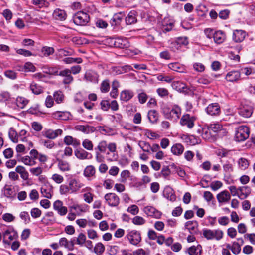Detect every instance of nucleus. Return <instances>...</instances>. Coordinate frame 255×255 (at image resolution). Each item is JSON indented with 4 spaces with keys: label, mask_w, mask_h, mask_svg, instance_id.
Listing matches in <instances>:
<instances>
[{
    "label": "nucleus",
    "mask_w": 255,
    "mask_h": 255,
    "mask_svg": "<svg viewBox=\"0 0 255 255\" xmlns=\"http://www.w3.org/2000/svg\"><path fill=\"white\" fill-rule=\"evenodd\" d=\"M239 242L234 241L231 244H227V247L230 249L232 252L235 255L239 254L241 251V246L244 244V240L242 238H238Z\"/></svg>",
    "instance_id": "dca6fc26"
},
{
    "label": "nucleus",
    "mask_w": 255,
    "mask_h": 255,
    "mask_svg": "<svg viewBox=\"0 0 255 255\" xmlns=\"http://www.w3.org/2000/svg\"><path fill=\"white\" fill-rule=\"evenodd\" d=\"M40 192L44 197L51 199L53 194V186L47 182L41 186Z\"/></svg>",
    "instance_id": "2eb2a0df"
},
{
    "label": "nucleus",
    "mask_w": 255,
    "mask_h": 255,
    "mask_svg": "<svg viewBox=\"0 0 255 255\" xmlns=\"http://www.w3.org/2000/svg\"><path fill=\"white\" fill-rule=\"evenodd\" d=\"M19 217L20 219L24 221L25 224H28L31 221L30 217L28 212H21L19 214Z\"/></svg>",
    "instance_id": "69168bd1"
},
{
    "label": "nucleus",
    "mask_w": 255,
    "mask_h": 255,
    "mask_svg": "<svg viewBox=\"0 0 255 255\" xmlns=\"http://www.w3.org/2000/svg\"><path fill=\"white\" fill-rule=\"evenodd\" d=\"M15 171L20 175V177L23 180H26L28 179L29 174L24 167L17 166L15 169Z\"/></svg>",
    "instance_id": "a19ab883"
},
{
    "label": "nucleus",
    "mask_w": 255,
    "mask_h": 255,
    "mask_svg": "<svg viewBox=\"0 0 255 255\" xmlns=\"http://www.w3.org/2000/svg\"><path fill=\"white\" fill-rule=\"evenodd\" d=\"M116 144L115 143H110L108 144L107 148L109 151L111 152V154L109 152L107 153V158L108 160L112 161L117 159V155L115 153L116 150Z\"/></svg>",
    "instance_id": "b1692460"
},
{
    "label": "nucleus",
    "mask_w": 255,
    "mask_h": 255,
    "mask_svg": "<svg viewBox=\"0 0 255 255\" xmlns=\"http://www.w3.org/2000/svg\"><path fill=\"white\" fill-rule=\"evenodd\" d=\"M230 199V194L226 190L220 192L217 195V199L219 203H228Z\"/></svg>",
    "instance_id": "a878e982"
},
{
    "label": "nucleus",
    "mask_w": 255,
    "mask_h": 255,
    "mask_svg": "<svg viewBox=\"0 0 255 255\" xmlns=\"http://www.w3.org/2000/svg\"><path fill=\"white\" fill-rule=\"evenodd\" d=\"M106 203L111 207H116L120 203V199L114 193H109L104 196Z\"/></svg>",
    "instance_id": "ddd939ff"
},
{
    "label": "nucleus",
    "mask_w": 255,
    "mask_h": 255,
    "mask_svg": "<svg viewBox=\"0 0 255 255\" xmlns=\"http://www.w3.org/2000/svg\"><path fill=\"white\" fill-rule=\"evenodd\" d=\"M171 86L174 89L179 92L184 91V89L186 88V84L179 81H173Z\"/></svg>",
    "instance_id": "de8ad7c7"
},
{
    "label": "nucleus",
    "mask_w": 255,
    "mask_h": 255,
    "mask_svg": "<svg viewBox=\"0 0 255 255\" xmlns=\"http://www.w3.org/2000/svg\"><path fill=\"white\" fill-rule=\"evenodd\" d=\"M188 38L186 37H180L177 38L176 41L172 43L171 48L175 51V49L178 50L181 45L186 46L188 44Z\"/></svg>",
    "instance_id": "5701e85b"
},
{
    "label": "nucleus",
    "mask_w": 255,
    "mask_h": 255,
    "mask_svg": "<svg viewBox=\"0 0 255 255\" xmlns=\"http://www.w3.org/2000/svg\"><path fill=\"white\" fill-rule=\"evenodd\" d=\"M225 79L228 82H237L241 79V72L238 70L231 71L227 73Z\"/></svg>",
    "instance_id": "4be33fe9"
},
{
    "label": "nucleus",
    "mask_w": 255,
    "mask_h": 255,
    "mask_svg": "<svg viewBox=\"0 0 255 255\" xmlns=\"http://www.w3.org/2000/svg\"><path fill=\"white\" fill-rule=\"evenodd\" d=\"M114 45L119 48H127L129 46V42L126 38H118L115 41Z\"/></svg>",
    "instance_id": "2f4dec72"
},
{
    "label": "nucleus",
    "mask_w": 255,
    "mask_h": 255,
    "mask_svg": "<svg viewBox=\"0 0 255 255\" xmlns=\"http://www.w3.org/2000/svg\"><path fill=\"white\" fill-rule=\"evenodd\" d=\"M64 143L67 145H72L75 147H78L80 145V141L79 140L73 138L70 135L66 136L63 139Z\"/></svg>",
    "instance_id": "f704fd0d"
},
{
    "label": "nucleus",
    "mask_w": 255,
    "mask_h": 255,
    "mask_svg": "<svg viewBox=\"0 0 255 255\" xmlns=\"http://www.w3.org/2000/svg\"><path fill=\"white\" fill-rule=\"evenodd\" d=\"M137 12L132 10L129 12L125 18V22L127 25H131L137 22Z\"/></svg>",
    "instance_id": "c756f323"
},
{
    "label": "nucleus",
    "mask_w": 255,
    "mask_h": 255,
    "mask_svg": "<svg viewBox=\"0 0 255 255\" xmlns=\"http://www.w3.org/2000/svg\"><path fill=\"white\" fill-rule=\"evenodd\" d=\"M238 168L241 170H245L249 166V161L245 158L241 157L238 161Z\"/></svg>",
    "instance_id": "49530a36"
},
{
    "label": "nucleus",
    "mask_w": 255,
    "mask_h": 255,
    "mask_svg": "<svg viewBox=\"0 0 255 255\" xmlns=\"http://www.w3.org/2000/svg\"><path fill=\"white\" fill-rule=\"evenodd\" d=\"M238 197L241 200H244L247 198L251 193V189L248 186L239 187H238Z\"/></svg>",
    "instance_id": "bb28decb"
},
{
    "label": "nucleus",
    "mask_w": 255,
    "mask_h": 255,
    "mask_svg": "<svg viewBox=\"0 0 255 255\" xmlns=\"http://www.w3.org/2000/svg\"><path fill=\"white\" fill-rule=\"evenodd\" d=\"M53 97L55 102L57 104H60L63 102L64 95L62 92L60 91H57L54 93Z\"/></svg>",
    "instance_id": "864d4df0"
},
{
    "label": "nucleus",
    "mask_w": 255,
    "mask_h": 255,
    "mask_svg": "<svg viewBox=\"0 0 255 255\" xmlns=\"http://www.w3.org/2000/svg\"><path fill=\"white\" fill-rule=\"evenodd\" d=\"M1 193L2 197L8 199H13L16 195L15 187L11 184H5L1 189Z\"/></svg>",
    "instance_id": "1a4fd4ad"
},
{
    "label": "nucleus",
    "mask_w": 255,
    "mask_h": 255,
    "mask_svg": "<svg viewBox=\"0 0 255 255\" xmlns=\"http://www.w3.org/2000/svg\"><path fill=\"white\" fill-rule=\"evenodd\" d=\"M75 156L80 160L91 159L92 155L83 149L77 150L75 151Z\"/></svg>",
    "instance_id": "473e14b6"
},
{
    "label": "nucleus",
    "mask_w": 255,
    "mask_h": 255,
    "mask_svg": "<svg viewBox=\"0 0 255 255\" xmlns=\"http://www.w3.org/2000/svg\"><path fill=\"white\" fill-rule=\"evenodd\" d=\"M53 16L56 19L64 20L66 19V14L64 10L56 9L54 11Z\"/></svg>",
    "instance_id": "79ce46f5"
},
{
    "label": "nucleus",
    "mask_w": 255,
    "mask_h": 255,
    "mask_svg": "<svg viewBox=\"0 0 255 255\" xmlns=\"http://www.w3.org/2000/svg\"><path fill=\"white\" fill-rule=\"evenodd\" d=\"M162 113L165 118L174 123H176L181 117V109L176 104L171 107L164 106L162 108Z\"/></svg>",
    "instance_id": "f03ea898"
},
{
    "label": "nucleus",
    "mask_w": 255,
    "mask_h": 255,
    "mask_svg": "<svg viewBox=\"0 0 255 255\" xmlns=\"http://www.w3.org/2000/svg\"><path fill=\"white\" fill-rule=\"evenodd\" d=\"M208 126L209 129H211L213 132L216 134V135L219 137L226 136L228 133L226 129L219 123L210 124Z\"/></svg>",
    "instance_id": "6e6552de"
},
{
    "label": "nucleus",
    "mask_w": 255,
    "mask_h": 255,
    "mask_svg": "<svg viewBox=\"0 0 255 255\" xmlns=\"http://www.w3.org/2000/svg\"><path fill=\"white\" fill-rule=\"evenodd\" d=\"M144 212L148 216L156 219L161 218L162 213L151 206H147L144 208Z\"/></svg>",
    "instance_id": "a211bd4d"
},
{
    "label": "nucleus",
    "mask_w": 255,
    "mask_h": 255,
    "mask_svg": "<svg viewBox=\"0 0 255 255\" xmlns=\"http://www.w3.org/2000/svg\"><path fill=\"white\" fill-rule=\"evenodd\" d=\"M29 102V100L26 98L18 96L15 100L14 99V103L15 105L13 107L14 108L16 106L20 109H23L28 104Z\"/></svg>",
    "instance_id": "7c9ffc66"
},
{
    "label": "nucleus",
    "mask_w": 255,
    "mask_h": 255,
    "mask_svg": "<svg viewBox=\"0 0 255 255\" xmlns=\"http://www.w3.org/2000/svg\"><path fill=\"white\" fill-rule=\"evenodd\" d=\"M105 251V246L101 242L96 244L94 248V252L97 255H101Z\"/></svg>",
    "instance_id": "603ef678"
},
{
    "label": "nucleus",
    "mask_w": 255,
    "mask_h": 255,
    "mask_svg": "<svg viewBox=\"0 0 255 255\" xmlns=\"http://www.w3.org/2000/svg\"><path fill=\"white\" fill-rule=\"evenodd\" d=\"M249 134L250 130L248 127L240 126L236 128L235 139L238 142L243 141L249 137Z\"/></svg>",
    "instance_id": "423d86ee"
},
{
    "label": "nucleus",
    "mask_w": 255,
    "mask_h": 255,
    "mask_svg": "<svg viewBox=\"0 0 255 255\" xmlns=\"http://www.w3.org/2000/svg\"><path fill=\"white\" fill-rule=\"evenodd\" d=\"M134 96V92L132 90H125L120 93V100L123 102H128Z\"/></svg>",
    "instance_id": "72a5a7b5"
},
{
    "label": "nucleus",
    "mask_w": 255,
    "mask_h": 255,
    "mask_svg": "<svg viewBox=\"0 0 255 255\" xmlns=\"http://www.w3.org/2000/svg\"><path fill=\"white\" fill-rule=\"evenodd\" d=\"M74 23L79 26H84L89 21V16L88 14L83 11H78L73 16Z\"/></svg>",
    "instance_id": "0eeeda50"
},
{
    "label": "nucleus",
    "mask_w": 255,
    "mask_h": 255,
    "mask_svg": "<svg viewBox=\"0 0 255 255\" xmlns=\"http://www.w3.org/2000/svg\"><path fill=\"white\" fill-rule=\"evenodd\" d=\"M99 77V76L97 72L90 70L86 72L84 79L88 82L96 84L98 83Z\"/></svg>",
    "instance_id": "6ab92c4d"
},
{
    "label": "nucleus",
    "mask_w": 255,
    "mask_h": 255,
    "mask_svg": "<svg viewBox=\"0 0 255 255\" xmlns=\"http://www.w3.org/2000/svg\"><path fill=\"white\" fill-rule=\"evenodd\" d=\"M95 167L93 165H88L84 170L83 175L85 177L90 178L95 176Z\"/></svg>",
    "instance_id": "58836bf2"
},
{
    "label": "nucleus",
    "mask_w": 255,
    "mask_h": 255,
    "mask_svg": "<svg viewBox=\"0 0 255 255\" xmlns=\"http://www.w3.org/2000/svg\"><path fill=\"white\" fill-rule=\"evenodd\" d=\"M55 50L54 48L49 46H43L41 49V52L43 56L48 57L52 55L54 53Z\"/></svg>",
    "instance_id": "3c124183"
},
{
    "label": "nucleus",
    "mask_w": 255,
    "mask_h": 255,
    "mask_svg": "<svg viewBox=\"0 0 255 255\" xmlns=\"http://www.w3.org/2000/svg\"><path fill=\"white\" fill-rule=\"evenodd\" d=\"M59 244L60 247H64L69 250H72L73 249L74 245L72 240L69 241L65 237L61 238L59 239Z\"/></svg>",
    "instance_id": "c9c22d12"
},
{
    "label": "nucleus",
    "mask_w": 255,
    "mask_h": 255,
    "mask_svg": "<svg viewBox=\"0 0 255 255\" xmlns=\"http://www.w3.org/2000/svg\"><path fill=\"white\" fill-rule=\"evenodd\" d=\"M2 237L3 243L10 245L12 241L18 238V235L12 226H9L3 232Z\"/></svg>",
    "instance_id": "39448f33"
},
{
    "label": "nucleus",
    "mask_w": 255,
    "mask_h": 255,
    "mask_svg": "<svg viewBox=\"0 0 255 255\" xmlns=\"http://www.w3.org/2000/svg\"><path fill=\"white\" fill-rule=\"evenodd\" d=\"M184 150V147L181 143H176L174 144L171 149V152L174 155H181Z\"/></svg>",
    "instance_id": "4c0bfd02"
},
{
    "label": "nucleus",
    "mask_w": 255,
    "mask_h": 255,
    "mask_svg": "<svg viewBox=\"0 0 255 255\" xmlns=\"http://www.w3.org/2000/svg\"><path fill=\"white\" fill-rule=\"evenodd\" d=\"M184 139L188 144L190 145H194L200 142V138L194 135L186 136Z\"/></svg>",
    "instance_id": "37998d69"
},
{
    "label": "nucleus",
    "mask_w": 255,
    "mask_h": 255,
    "mask_svg": "<svg viewBox=\"0 0 255 255\" xmlns=\"http://www.w3.org/2000/svg\"><path fill=\"white\" fill-rule=\"evenodd\" d=\"M211 131V130L209 129L208 126H207V128H203L202 134V138L209 141H214L215 139V135L212 134Z\"/></svg>",
    "instance_id": "e433bc0d"
},
{
    "label": "nucleus",
    "mask_w": 255,
    "mask_h": 255,
    "mask_svg": "<svg viewBox=\"0 0 255 255\" xmlns=\"http://www.w3.org/2000/svg\"><path fill=\"white\" fill-rule=\"evenodd\" d=\"M148 118L149 121L152 123H154L156 122L158 120V113L155 110H151L148 113Z\"/></svg>",
    "instance_id": "5fc2aeb1"
},
{
    "label": "nucleus",
    "mask_w": 255,
    "mask_h": 255,
    "mask_svg": "<svg viewBox=\"0 0 255 255\" xmlns=\"http://www.w3.org/2000/svg\"><path fill=\"white\" fill-rule=\"evenodd\" d=\"M246 36V32L242 30H235L233 34V40L236 42L243 41Z\"/></svg>",
    "instance_id": "cd10ccee"
},
{
    "label": "nucleus",
    "mask_w": 255,
    "mask_h": 255,
    "mask_svg": "<svg viewBox=\"0 0 255 255\" xmlns=\"http://www.w3.org/2000/svg\"><path fill=\"white\" fill-rule=\"evenodd\" d=\"M253 112V108L249 104L242 103L238 108L239 114L244 118L250 117Z\"/></svg>",
    "instance_id": "9d476101"
},
{
    "label": "nucleus",
    "mask_w": 255,
    "mask_h": 255,
    "mask_svg": "<svg viewBox=\"0 0 255 255\" xmlns=\"http://www.w3.org/2000/svg\"><path fill=\"white\" fill-rule=\"evenodd\" d=\"M212 78L209 77L208 75H204L197 80V82L200 84L207 85L211 82Z\"/></svg>",
    "instance_id": "e2e57ef3"
},
{
    "label": "nucleus",
    "mask_w": 255,
    "mask_h": 255,
    "mask_svg": "<svg viewBox=\"0 0 255 255\" xmlns=\"http://www.w3.org/2000/svg\"><path fill=\"white\" fill-rule=\"evenodd\" d=\"M196 118L188 114H184L181 118L180 124L182 126H186L188 128L191 129L194 126V122Z\"/></svg>",
    "instance_id": "9b49d317"
},
{
    "label": "nucleus",
    "mask_w": 255,
    "mask_h": 255,
    "mask_svg": "<svg viewBox=\"0 0 255 255\" xmlns=\"http://www.w3.org/2000/svg\"><path fill=\"white\" fill-rule=\"evenodd\" d=\"M53 209L56 211L60 216H64L67 213V208L63 206V202L59 200H56L53 203Z\"/></svg>",
    "instance_id": "412c9836"
},
{
    "label": "nucleus",
    "mask_w": 255,
    "mask_h": 255,
    "mask_svg": "<svg viewBox=\"0 0 255 255\" xmlns=\"http://www.w3.org/2000/svg\"><path fill=\"white\" fill-rule=\"evenodd\" d=\"M168 67L175 71L178 72H183L184 70V67L180 63L177 62L171 63L168 64Z\"/></svg>",
    "instance_id": "8fccbe9b"
},
{
    "label": "nucleus",
    "mask_w": 255,
    "mask_h": 255,
    "mask_svg": "<svg viewBox=\"0 0 255 255\" xmlns=\"http://www.w3.org/2000/svg\"><path fill=\"white\" fill-rule=\"evenodd\" d=\"M14 98H13L10 93L8 91H1L0 93V102H4L10 107L14 106Z\"/></svg>",
    "instance_id": "4468645a"
},
{
    "label": "nucleus",
    "mask_w": 255,
    "mask_h": 255,
    "mask_svg": "<svg viewBox=\"0 0 255 255\" xmlns=\"http://www.w3.org/2000/svg\"><path fill=\"white\" fill-rule=\"evenodd\" d=\"M51 179L57 184H61L64 181V177L62 175L55 173L52 175Z\"/></svg>",
    "instance_id": "774afa93"
},
{
    "label": "nucleus",
    "mask_w": 255,
    "mask_h": 255,
    "mask_svg": "<svg viewBox=\"0 0 255 255\" xmlns=\"http://www.w3.org/2000/svg\"><path fill=\"white\" fill-rule=\"evenodd\" d=\"M8 136L12 142L17 143L19 142L18 133L13 127L10 128L9 129Z\"/></svg>",
    "instance_id": "c03bdc74"
},
{
    "label": "nucleus",
    "mask_w": 255,
    "mask_h": 255,
    "mask_svg": "<svg viewBox=\"0 0 255 255\" xmlns=\"http://www.w3.org/2000/svg\"><path fill=\"white\" fill-rule=\"evenodd\" d=\"M30 89L35 95H39L43 91V88L35 82H32L30 85Z\"/></svg>",
    "instance_id": "a18cd8bd"
},
{
    "label": "nucleus",
    "mask_w": 255,
    "mask_h": 255,
    "mask_svg": "<svg viewBox=\"0 0 255 255\" xmlns=\"http://www.w3.org/2000/svg\"><path fill=\"white\" fill-rule=\"evenodd\" d=\"M68 113L61 111H57L53 114V116L54 118L62 120H67L68 118Z\"/></svg>",
    "instance_id": "052dcab7"
},
{
    "label": "nucleus",
    "mask_w": 255,
    "mask_h": 255,
    "mask_svg": "<svg viewBox=\"0 0 255 255\" xmlns=\"http://www.w3.org/2000/svg\"><path fill=\"white\" fill-rule=\"evenodd\" d=\"M130 173L128 170H124L122 171L120 174V181L122 183H125L127 182V179L130 177Z\"/></svg>",
    "instance_id": "0e129e2a"
},
{
    "label": "nucleus",
    "mask_w": 255,
    "mask_h": 255,
    "mask_svg": "<svg viewBox=\"0 0 255 255\" xmlns=\"http://www.w3.org/2000/svg\"><path fill=\"white\" fill-rule=\"evenodd\" d=\"M40 143L43 146L46 148L51 149H52L55 145L54 141L50 140L41 139L40 140Z\"/></svg>",
    "instance_id": "6e6d98bb"
},
{
    "label": "nucleus",
    "mask_w": 255,
    "mask_h": 255,
    "mask_svg": "<svg viewBox=\"0 0 255 255\" xmlns=\"http://www.w3.org/2000/svg\"><path fill=\"white\" fill-rule=\"evenodd\" d=\"M75 129L86 134L93 132L94 131V127L88 125H78L75 127Z\"/></svg>",
    "instance_id": "ea45409f"
},
{
    "label": "nucleus",
    "mask_w": 255,
    "mask_h": 255,
    "mask_svg": "<svg viewBox=\"0 0 255 255\" xmlns=\"http://www.w3.org/2000/svg\"><path fill=\"white\" fill-rule=\"evenodd\" d=\"M202 234L204 237L208 240H216L219 241L223 238L224 233L220 229L211 230L203 229L202 230Z\"/></svg>",
    "instance_id": "20e7f679"
},
{
    "label": "nucleus",
    "mask_w": 255,
    "mask_h": 255,
    "mask_svg": "<svg viewBox=\"0 0 255 255\" xmlns=\"http://www.w3.org/2000/svg\"><path fill=\"white\" fill-rule=\"evenodd\" d=\"M205 111L209 115L217 116L221 112L220 107L217 103H212L206 108Z\"/></svg>",
    "instance_id": "f3484780"
},
{
    "label": "nucleus",
    "mask_w": 255,
    "mask_h": 255,
    "mask_svg": "<svg viewBox=\"0 0 255 255\" xmlns=\"http://www.w3.org/2000/svg\"><path fill=\"white\" fill-rule=\"evenodd\" d=\"M124 17L125 14L123 12L115 13L110 20L112 26L115 27L120 25Z\"/></svg>",
    "instance_id": "393cba45"
},
{
    "label": "nucleus",
    "mask_w": 255,
    "mask_h": 255,
    "mask_svg": "<svg viewBox=\"0 0 255 255\" xmlns=\"http://www.w3.org/2000/svg\"><path fill=\"white\" fill-rule=\"evenodd\" d=\"M165 195V197L172 202H174L176 200V197L170 188H166Z\"/></svg>",
    "instance_id": "bf43d9fd"
},
{
    "label": "nucleus",
    "mask_w": 255,
    "mask_h": 255,
    "mask_svg": "<svg viewBox=\"0 0 255 255\" xmlns=\"http://www.w3.org/2000/svg\"><path fill=\"white\" fill-rule=\"evenodd\" d=\"M84 186L79 179L71 177L68 179V184H61L59 187V193L62 195L68 194H76Z\"/></svg>",
    "instance_id": "f257e3e1"
},
{
    "label": "nucleus",
    "mask_w": 255,
    "mask_h": 255,
    "mask_svg": "<svg viewBox=\"0 0 255 255\" xmlns=\"http://www.w3.org/2000/svg\"><path fill=\"white\" fill-rule=\"evenodd\" d=\"M107 146L108 144L107 142L105 140H103L99 143L97 148H95V149H98L99 151L100 152L104 153L106 152V150L107 148Z\"/></svg>",
    "instance_id": "338daca9"
},
{
    "label": "nucleus",
    "mask_w": 255,
    "mask_h": 255,
    "mask_svg": "<svg viewBox=\"0 0 255 255\" xmlns=\"http://www.w3.org/2000/svg\"><path fill=\"white\" fill-rule=\"evenodd\" d=\"M109 80L106 79L103 80L100 85V91L102 93H107L110 90Z\"/></svg>",
    "instance_id": "13d9d810"
},
{
    "label": "nucleus",
    "mask_w": 255,
    "mask_h": 255,
    "mask_svg": "<svg viewBox=\"0 0 255 255\" xmlns=\"http://www.w3.org/2000/svg\"><path fill=\"white\" fill-rule=\"evenodd\" d=\"M226 38L225 33L221 30L217 31L214 33V41L217 44L223 43L225 41Z\"/></svg>",
    "instance_id": "c85d7f7f"
},
{
    "label": "nucleus",
    "mask_w": 255,
    "mask_h": 255,
    "mask_svg": "<svg viewBox=\"0 0 255 255\" xmlns=\"http://www.w3.org/2000/svg\"><path fill=\"white\" fill-rule=\"evenodd\" d=\"M31 3L39 8L46 7L48 5L47 0H32Z\"/></svg>",
    "instance_id": "680f3d73"
},
{
    "label": "nucleus",
    "mask_w": 255,
    "mask_h": 255,
    "mask_svg": "<svg viewBox=\"0 0 255 255\" xmlns=\"http://www.w3.org/2000/svg\"><path fill=\"white\" fill-rule=\"evenodd\" d=\"M202 250V247L198 245L197 246H192L188 248V253L190 255H200Z\"/></svg>",
    "instance_id": "09e8293b"
},
{
    "label": "nucleus",
    "mask_w": 255,
    "mask_h": 255,
    "mask_svg": "<svg viewBox=\"0 0 255 255\" xmlns=\"http://www.w3.org/2000/svg\"><path fill=\"white\" fill-rule=\"evenodd\" d=\"M131 70H132V68L130 65L118 66L112 67L111 72L112 74L116 75L129 72Z\"/></svg>",
    "instance_id": "aec40b11"
},
{
    "label": "nucleus",
    "mask_w": 255,
    "mask_h": 255,
    "mask_svg": "<svg viewBox=\"0 0 255 255\" xmlns=\"http://www.w3.org/2000/svg\"><path fill=\"white\" fill-rule=\"evenodd\" d=\"M58 167L62 172L68 171L70 170V164L68 162L62 160L59 161Z\"/></svg>",
    "instance_id": "4d7b16f0"
},
{
    "label": "nucleus",
    "mask_w": 255,
    "mask_h": 255,
    "mask_svg": "<svg viewBox=\"0 0 255 255\" xmlns=\"http://www.w3.org/2000/svg\"><path fill=\"white\" fill-rule=\"evenodd\" d=\"M63 130L61 129L53 130L45 128L42 131L41 133L44 137L49 139L53 140L58 136H61L63 134Z\"/></svg>",
    "instance_id": "f8f14e48"
},
{
    "label": "nucleus",
    "mask_w": 255,
    "mask_h": 255,
    "mask_svg": "<svg viewBox=\"0 0 255 255\" xmlns=\"http://www.w3.org/2000/svg\"><path fill=\"white\" fill-rule=\"evenodd\" d=\"M125 239L127 240L129 244L135 246H138L142 240L140 232L136 230H127Z\"/></svg>",
    "instance_id": "7ed1b4c3"
}]
</instances>
